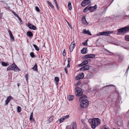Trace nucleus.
<instances>
[{"label": "nucleus", "instance_id": "nucleus-1", "mask_svg": "<svg viewBox=\"0 0 129 129\" xmlns=\"http://www.w3.org/2000/svg\"><path fill=\"white\" fill-rule=\"evenodd\" d=\"M89 121L91 123V127L93 129H95L96 127L98 126L101 123V121L98 118L89 119Z\"/></svg>", "mask_w": 129, "mask_h": 129}, {"label": "nucleus", "instance_id": "nucleus-2", "mask_svg": "<svg viewBox=\"0 0 129 129\" xmlns=\"http://www.w3.org/2000/svg\"><path fill=\"white\" fill-rule=\"evenodd\" d=\"M75 94L76 96H80L83 94L82 89L78 87H75Z\"/></svg>", "mask_w": 129, "mask_h": 129}, {"label": "nucleus", "instance_id": "nucleus-3", "mask_svg": "<svg viewBox=\"0 0 129 129\" xmlns=\"http://www.w3.org/2000/svg\"><path fill=\"white\" fill-rule=\"evenodd\" d=\"M19 68L14 63L12 64L9 66L7 68V71L19 69Z\"/></svg>", "mask_w": 129, "mask_h": 129}, {"label": "nucleus", "instance_id": "nucleus-4", "mask_svg": "<svg viewBox=\"0 0 129 129\" xmlns=\"http://www.w3.org/2000/svg\"><path fill=\"white\" fill-rule=\"evenodd\" d=\"M89 103V101L88 100H86L84 101L81 102L80 105L81 107L85 108L86 107Z\"/></svg>", "mask_w": 129, "mask_h": 129}, {"label": "nucleus", "instance_id": "nucleus-5", "mask_svg": "<svg viewBox=\"0 0 129 129\" xmlns=\"http://www.w3.org/2000/svg\"><path fill=\"white\" fill-rule=\"evenodd\" d=\"M117 31L118 32L117 34L118 35L123 34L126 33L124 27L118 29Z\"/></svg>", "mask_w": 129, "mask_h": 129}, {"label": "nucleus", "instance_id": "nucleus-6", "mask_svg": "<svg viewBox=\"0 0 129 129\" xmlns=\"http://www.w3.org/2000/svg\"><path fill=\"white\" fill-rule=\"evenodd\" d=\"M90 0H85L82 2L81 4V5L82 7H85L88 4L90 3Z\"/></svg>", "mask_w": 129, "mask_h": 129}, {"label": "nucleus", "instance_id": "nucleus-7", "mask_svg": "<svg viewBox=\"0 0 129 129\" xmlns=\"http://www.w3.org/2000/svg\"><path fill=\"white\" fill-rule=\"evenodd\" d=\"M110 31H109L108 32H102L99 33L97 34L98 36L100 35H105L109 36L110 34Z\"/></svg>", "mask_w": 129, "mask_h": 129}, {"label": "nucleus", "instance_id": "nucleus-8", "mask_svg": "<svg viewBox=\"0 0 129 129\" xmlns=\"http://www.w3.org/2000/svg\"><path fill=\"white\" fill-rule=\"evenodd\" d=\"M13 99V98L11 96L7 97V100L5 101V105L6 106L8 104V103L10 101V100Z\"/></svg>", "mask_w": 129, "mask_h": 129}, {"label": "nucleus", "instance_id": "nucleus-9", "mask_svg": "<svg viewBox=\"0 0 129 129\" xmlns=\"http://www.w3.org/2000/svg\"><path fill=\"white\" fill-rule=\"evenodd\" d=\"M84 77V74L83 73H81L76 77V79L77 80H79L83 78Z\"/></svg>", "mask_w": 129, "mask_h": 129}, {"label": "nucleus", "instance_id": "nucleus-10", "mask_svg": "<svg viewBox=\"0 0 129 129\" xmlns=\"http://www.w3.org/2000/svg\"><path fill=\"white\" fill-rule=\"evenodd\" d=\"M28 26L30 29L33 30H35L36 29V27L34 25L31 24L29 23H28Z\"/></svg>", "mask_w": 129, "mask_h": 129}, {"label": "nucleus", "instance_id": "nucleus-11", "mask_svg": "<svg viewBox=\"0 0 129 129\" xmlns=\"http://www.w3.org/2000/svg\"><path fill=\"white\" fill-rule=\"evenodd\" d=\"M87 98V96L85 95H82L81 96L80 98L79 101L81 102L84 101L85 100H87L85 99Z\"/></svg>", "mask_w": 129, "mask_h": 129}, {"label": "nucleus", "instance_id": "nucleus-12", "mask_svg": "<svg viewBox=\"0 0 129 129\" xmlns=\"http://www.w3.org/2000/svg\"><path fill=\"white\" fill-rule=\"evenodd\" d=\"M90 66L89 65H86L81 68L80 69V70H88L89 69Z\"/></svg>", "mask_w": 129, "mask_h": 129}, {"label": "nucleus", "instance_id": "nucleus-13", "mask_svg": "<svg viewBox=\"0 0 129 129\" xmlns=\"http://www.w3.org/2000/svg\"><path fill=\"white\" fill-rule=\"evenodd\" d=\"M97 6L95 4L94 6H91L89 7V10L91 12L93 11V10L97 9Z\"/></svg>", "mask_w": 129, "mask_h": 129}, {"label": "nucleus", "instance_id": "nucleus-14", "mask_svg": "<svg viewBox=\"0 0 129 129\" xmlns=\"http://www.w3.org/2000/svg\"><path fill=\"white\" fill-rule=\"evenodd\" d=\"M75 46V43L74 42H72L71 44L70 45L69 49H70V51L71 52L73 51V49Z\"/></svg>", "mask_w": 129, "mask_h": 129}, {"label": "nucleus", "instance_id": "nucleus-15", "mask_svg": "<svg viewBox=\"0 0 129 129\" xmlns=\"http://www.w3.org/2000/svg\"><path fill=\"white\" fill-rule=\"evenodd\" d=\"M82 23L84 24L87 25L88 24V23L86 21L85 16H83V18H82Z\"/></svg>", "mask_w": 129, "mask_h": 129}, {"label": "nucleus", "instance_id": "nucleus-16", "mask_svg": "<svg viewBox=\"0 0 129 129\" xmlns=\"http://www.w3.org/2000/svg\"><path fill=\"white\" fill-rule=\"evenodd\" d=\"M8 32L10 37L12 41H15L14 38L12 35L11 31L10 30L8 31Z\"/></svg>", "mask_w": 129, "mask_h": 129}, {"label": "nucleus", "instance_id": "nucleus-17", "mask_svg": "<svg viewBox=\"0 0 129 129\" xmlns=\"http://www.w3.org/2000/svg\"><path fill=\"white\" fill-rule=\"evenodd\" d=\"M87 48H83L81 50V53L83 54H85L87 53Z\"/></svg>", "mask_w": 129, "mask_h": 129}, {"label": "nucleus", "instance_id": "nucleus-18", "mask_svg": "<svg viewBox=\"0 0 129 129\" xmlns=\"http://www.w3.org/2000/svg\"><path fill=\"white\" fill-rule=\"evenodd\" d=\"M83 33L85 34H87L88 35H91V34L89 30H86V29H84L83 30Z\"/></svg>", "mask_w": 129, "mask_h": 129}, {"label": "nucleus", "instance_id": "nucleus-19", "mask_svg": "<svg viewBox=\"0 0 129 129\" xmlns=\"http://www.w3.org/2000/svg\"><path fill=\"white\" fill-rule=\"evenodd\" d=\"M32 69L34 71H38L37 65V64H35L34 66L32 68Z\"/></svg>", "mask_w": 129, "mask_h": 129}, {"label": "nucleus", "instance_id": "nucleus-20", "mask_svg": "<svg viewBox=\"0 0 129 129\" xmlns=\"http://www.w3.org/2000/svg\"><path fill=\"white\" fill-rule=\"evenodd\" d=\"M27 35L29 37H31L33 36V34L31 31H28L27 32Z\"/></svg>", "mask_w": 129, "mask_h": 129}, {"label": "nucleus", "instance_id": "nucleus-21", "mask_svg": "<svg viewBox=\"0 0 129 129\" xmlns=\"http://www.w3.org/2000/svg\"><path fill=\"white\" fill-rule=\"evenodd\" d=\"M3 66L6 67L9 65V63L2 61L1 62Z\"/></svg>", "mask_w": 129, "mask_h": 129}, {"label": "nucleus", "instance_id": "nucleus-22", "mask_svg": "<svg viewBox=\"0 0 129 129\" xmlns=\"http://www.w3.org/2000/svg\"><path fill=\"white\" fill-rule=\"evenodd\" d=\"M68 100L69 101H72L74 99V96L73 95H71L69 96L68 97Z\"/></svg>", "mask_w": 129, "mask_h": 129}, {"label": "nucleus", "instance_id": "nucleus-23", "mask_svg": "<svg viewBox=\"0 0 129 129\" xmlns=\"http://www.w3.org/2000/svg\"><path fill=\"white\" fill-rule=\"evenodd\" d=\"M88 10H89V7L87 6L84 9L83 11L84 13H85Z\"/></svg>", "mask_w": 129, "mask_h": 129}, {"label": "nucleus", "instance_id": "nucleus-24", "mask_svg": "<svg viewBox=\"0 0 129 129\" xmlns=\"http://www.w3.org/2000/svg\"><path fill=\"white\" fill-rule=\"evenodd\" d=\"M124 27L126 33V32L129 31V25Z\"/></svg>", "mask_w": 129, "mask_h": 129}, {"label": "nucleus", "instance_id": "nucleus-25", "mask_svg": "<svg viewBox=\"0 0 129 129\" xmlns=\"http://www.w3.org/2000/svg\"><path fill=\"white\" fill-rule=\"evenodd\" d=\"M105 50L107 51V54L108 55H111L112 54V55L114 54L113 53L111 52H110L106 49H105Z\"/></svg>", "mask_w": 129, "mask_h": 129}, {"label": "nucleus", "instance_id": "nucleus-26", "mask_svg": "<svg viewBox=\"0 0 129 129\" xmlns=\"http://www.w3.org/2000/svg\"><path fill=\"white\" fill-rule=\"evenodd\" d=\"M68 9L69 10H70L72 9V8L71 7V3L70 2H69L68 3Z\"/></svg>", "mask_w": 129, "mask_h": 129}, {"label": "nucleus", "instance_id": "nucleus-27", "mask_svg": "<svg viewBox=\"0 0 129 129\" xmlns=\"http://www.w3.org/2000/svg\"><path fill=\"white\" fill-rule=\"evenodd\" d=\"M55 80L56 82V84L58 83V82L59 80V78L58 77H56L55 78Z\"/></svg>", "mask_w": 129, "mask_h": 129}, {"label": "nucleus", "instance_id": "nucleus-28", "mask_svg": "<svg viewBox=\"0 0 129 129\" xmlns=\"http://www.w3.org/2000/svg\"><path fill=\"white\" fill-rule=\"evenodd\" d=\"M124 38L126 41H129V36L127 35L125 36Z\"/></svg>", "mask_w": 129, "mask_h": 129}, {"label": "nucleus", "instance_id": "nucleus-29", "mask_svg": "<svg viewBox=\"0 0 129 129\" xmlns=\"http://www.w3.org/2000/svg\"><path fill=\"white\" fill-rule=\"evenodd\" d=\"M33 46L36 50L38 51L39 50V49L36 45L34 44Z\"/></svg>", "mask_w": 129, "mask_h": 129}, {"label": "nucleus", "instance_id": "nucleus-30", "mask_svg": "<svg viewBox=\"0 0 129 129\" xmlns=\"http://www.w3.org/2000/svg\"><path fill=\"white\" fill-rule=\"evenodd\" d=\"M30 56L32 58H34L35 57V56L33 52H31L30 53Z\"/></svg>", "mask_w": 129, "mask_h": 129}, {"label": "nucleus", "instance_id": "nucleus-31", "mask_svg": "<svg viewBox=\"0 0 129 129\" xmlns=\"http://www.w3.org/2000/svg\"><path fill=\"white\" fill-rule=\"evenodd\" d=\"M89 58H94L95 56L94 54H89Z\"/></svg>", "mask_w": 129, "mask_h": 129}, {"label": "nucleus", "instance_id": "nucleus-32", "mask_svg": "<svg viewBox=\"0 0 129 129\" xmlns=\"http://www.w3.org/2000/svg\"><path fill=\"white\" fill-rule=\"evenodd\" d=\"M47 3L50 6L51 8H54V6L52 5L50 2L48 1H47Z\"/></svg>", "mask_w": 129, "mask_h": 129}, {"label": "nucleus", "instance_id": "nucleus-33", "mask_svg": "<svg viewBox=\"0 0 129 129\" xmlns=\"http://www.w3.org/2000/svg\"><path fill=\"white\" fill-rule=\"evenodd\" d=\"M17 110L18 112H20L21 111V109L20 107L19 106H18L17 107Z\"/></svg>", "mask_w": 129, "mask_h": 129}, {"label": "nucleus", "instance_id": "nucleus-34", "mask_svg": "<svg viewBox=\"0 0 129 129\" xmlns=\"http://www.w3.org/2000/svg\"><path fill=\"white\" fill-rule=\"evenodd\" d=\"M87 41L88 40H87L86 41L84 42H83L82 43V44L84 46H87Z\"/></svg>", "mask_w": 129, "mask_h": 129}, {"label": "nucleus", "instance_id": "nucleus-35", "mask_svg": "<svg viewBox=\"0 0 129 129\" xmlns=\"http://www.w3.org/2000/svg\"><path fill=\"white\" fill-rule=\"evenodd\" d=\"M35 9L38 12H39L40 10L39 8L37 6H36L35 7Z\"/></svg>", "mask_w": 129, "mask_h": 129}, {"label": "nucleus", "instance_id": "nucleus-36", "mask_svg": "<svg viewBox=\"0 0 129 129\" xmlns=\"http://www.w3.org/2000/svg\"><path fill=\"white\" fill-rule=\"evenodd\" d=\"M64 120V119L63 118V117L60 119L59 120V121L60 123H61L63 122Z\"/></svg>", "mask_w": 129, "mask_h": 129}, {"label": "nucleus", "instance_id": "nucleus-37", "mask_svg": "<svg viewBox=\"0 0 129 129\" xmlns=\"http://www.w3.org/2000/svg\"><path fill=\"white\" fill-rule=\"evenodd\" d=\"M69 117V115H67L63 117V118L64 119V120H65L66 119H68Z\"/></svg>", "mask_w": 129, "mask_h": 129}, {"label": "nucleus", "instance_id": "nucleus-38", "mask_svg": "<svg viewBox=\"0 0 129 129\" xmlns=\"http://www.w3.org/2000/svg\"><path fill=\"white\" fill-rule=\"evenodd\" d=\"M29 119L30 121L33 120V121H35L34 119L33 118V116H30Z\"/></svg>", "mask_w": 129, "mask_h": 129}, {"label": "nucleus", "instance_id": "nucleus-39", "mask_svg": "<svg viewBox=\"0 0 129 129\" xmlns=\"http://www.w3.org/2000/svg\"><path fill=\"white\" fill-rule=\"evenodd\" d=\"M83 62V63L84 64H83L84 65L87 64L88 63V62L87 60L84 61Z\"/></svg>", "mask_w": 129, "mask_h": 129}, {"label": "nucleus", "instance_id": "nucleus-40", "mask_svg": "<svg viewBox=\"0 0 129 129\" xmlns=\"http://www.w3.org/2000/svg\"><path fill=\"white\" fill-rule=\"evenodd\" d=\"M53 117L52 116L50 117L49 119V120L50 121H51L53 120Z\"/></svg>", "mask_w": 129, "mask_h": 129}, {"label": "nucleus", "instance_id": "nucleus-41", "mask_svg": "<svg viewBox=\"0 0 129 129\" xmlns=\"http://www.w3.org/2000/svg\"><path fill=\"white\" fill-rule=\"evenodd\" d=\"M84 64L83 63V62H82L80 64H79L78 65V66L79 67H81L82 66L84 65V64Z\"/></svg>", "mask_w": 129, "mask_h": 129}, {"label": "nucleus", "instance_id": "nucleus-42", "mask_svg": "<svg viewBox=\"0 0 129 129\" xmlns=\"http://www.w3.org/2000/svg\"><path fill=\"white\" fill-rule=\"evenodd\" d=\"M71 59L70 58H68V63H70V62Z\"/></svg>", "mask_w": 129, "mask_h": 129}, {"label": "nucleus", "instance_id": "nucleus-43", "mask_svg": "<svg viewBox=\"0 0 129 129\" xmlns=\"http://www.w3.org/2000/svg\"><path fill=\"white\" fill-rule=\"evenodd\" d=\"M68 24V25H69V27L71 28V29H72V26L71 25H70V24L69 23V22H68V21H67Z\"/></svg>", "mask_w": 129, "mask_h": 129}, {"label": "nucleus", "instance_id": "nucleus-44", "mask_svg": "<svg viewBox=\"0 0 129 129\" xmlns=\"http://www.w3.org/2000/svg\"><path fill=\"white\" fill-rule=\"evenodd\" d=\"M85 58H89V54H87L85 55L84 57Z\"/></svg>", "mask_w": 129, "mask_h": 129}, {"label": "nucleus", "instance_id": "nucleus-45", "mask_svg": "<svg viewBox=\"0 0 129 129\" xmlns=\"http://www.w3.org/2000/svg\"><path fill=\"white\" fill-rule=\"evenodd\" d=\"M18 18L19 20V21L20 22L22 23V21L21 19L18 16Z\"/></svg>", "mask_w": 129, "mask_h": 129}, {"label": "nucleus", "instance_id": "nucleus-46", "mask_svg": "<svg viewBox=\"0 0 129 129\" xmlns=\"http://www.w3.org/2000/svg\"><path fill=\"white\" fill-rule=\"evenodd\" d=\"M63 56H64L66 55V53L65 52V50L64 49L63 52Z\"/></svg>", "mask_w": 129, "mask_h": 129}, {"label": "nucleus", "instance_id": "nucleus-47", "mask_svg": "<svg viewBox=\"0 0 129 129\" xmlns=\"http://www.w3.org/2000/svg\"><path fill=\"white\" fill-rule=\"evenodd\" d=\"M28 75L27 74H26L25 76V78H26V80H28Z\"/></svg>", "mask_w": 129, "mask_h": 129}, {"label": "nucleus", "instance_id": "nucleus-48", "mask_svg": "<svg viewBox=\"0 0 129 129\" xmlns=\"http://www.w3.org/2000/svg\"><path fill=\"white\" fill-rule=\"evenodd\" d=\"M81 83V82L80 81H79L77 83L76 85L77 86L79 85Z\"/></svg>", "mask_w": 129, "mask_h": 129}, {"label": "nucleus", "instance_id": "nucleus-49", "mask_svg": "<svg viewBox=\"0 0 129 129\" xmlns=\"http://www.w3.org/2000/svg\"><path fill=\"white\" fill-rule=\"evenodd\" d=\"M104 129H110V128L107 126H105L104 127Z\"/></svg>", "mask_w": 129, "mask_h": 129}, {"label": "nucleus", "instance_id": "nucleus-50", "mask_svg": "<svg viewBox=\"0 0 129 129\" xmlns=\"http://www.w3.org/2000/svg\"><path fill=\"white\" fill-rule=\"evenodd\" d=\"M3 18L2 14L1 13L0 14V19H2Z\"/></svg>", "mask_w": 129, "mask_h": 129}, {"label": "nucleus", "instance_id": "nucleus-51", "mask_svg": "<svg viewBox=\"0 0 129 129\" xmlns=\"http://www.w3.org/2000/svg\"><path fill=\"white\" fill-rule=\"evenodd\" d=\"M64 71H65L66 73V74H67L68 72L67 71V69L66 68H65V69H64Z\"/></svg>", "mask_w": 129, "mask_h": 129}, {"label": "nucleus", "instance_id": "nucleus-52", "mask_svg": "<svg viewBox=\"0 0 129 129\" xmlns=\"http://www.w3.org/2000/svg\"><path fill=\"white\" fill-rule=\"evenodd\" d=\"M55 5H56V7L57 8L58 10H59V9H58V5L57 4H55Z\"/></svg>", "mask_w": 129, "mask_h": 129}, {"label": "nucleus", "instance_id": "nucleus-53", "mask_svg": "<svg viewBox=\"0 0 129 129\" xmlns=\"http://www.w3.org/2000/svg\"><path fill=\"white\" fill-rule=\"evenodd\" d=\"M83 129H89L86 126H84L83 127Z\"/></svg>", "mask_w": 129, "mask_h": 129}, {"label": "nucleus", "instance_id": "nucleus-54", "mask_svg": "<svg viewBox=\"0 0 129 129\" xmlns=\"http://www.w3.org/2000/svg\"><path fill=\"white\" fill-rule=\"evenodd\" d=\"M127 127L129 128V121H128L127 123Z\"/></svg>", "mask_w": 129, "mask_h": 129}, {"label": "nucleus", "instance_id": "nucleus-55", "mask_svg": "<svg viewBox=\"0 0 129 129\" xmlns=\"http://www.w3.org/2000/svg\"><path fill=\"white\" fill-rule=\"evenodd\" d=\"M69 63H68V64L67 66V67L68 68H69L70 67V65H69Z\"/></svg>", "mask_w": 129, "mask_h": 129}, {"label": "nucleus", "instance_id": "nucleus-56", "mask_svg": "<svg viewBox=\"0 0 129 129\" xmlns=\"http://www.w3.org/2000/svg\"><path fill=\"white\" fill-rule=\"evenodd\" d=\"M114 86L113 85H110L106 86H105V87H107V86Z\"/></svg>", "mask_w": 129, "mask_h": 129}, {"label": "nucleus", "instance_id": "nucleus-57", "mask_svg": "<svg viewBox=\"0 0 129 129\" xmlns=\"http://www.w3.org/2000/svg\"><path fill=\"white\" fill-rule=\"evenodd\" d=\"M54 2L55 3V4H57V2L56 1V0H54Z\"/></svg>", "mask_w": 129, "mask_h": 129}, {"label": "nucleus", "instance_id": "nucleus-58", "mask_svg": "<svg viewBox=\"0 0 129 129\" xmlns=\"http://www.w3.org/2000/svg\"><path fill=\"white\" fill-rule=\"evenodd\" d=\"M33 112H32V113H31V115H30V116H33Z\"/></svg>", "mask_w": 129, "mask_h": 129}, {"label": "nucleus", "instance_id": "nucleus-59", "mask_svg": "<svg viewBox=\"0 0 129 129\" xmlns=\"http://www.w3.org/2000/svg\"><path fill=\"white\" fill-rule=\"evenodd\" d=\"M113 32V31H110V33H112Z\"/></svg>", "mask_w": 129, "mask_h": 129}, {"label": "nucleus", "instance_id": "nucleus-60", "mask_svg": "<svg viewBox=\"0 0 129 129\" xmlns=\"http://www.w3.org/2000/svg\"><path fill=\"white\" fill-rule=\"evenodd\" d=\"M129 68V66L128 67V69H127V70H128Z\"/></svg>", "mask_w": 129, "mask_h": 129}, {"label": "nucleus", "instance_id": "nucleus-61", "mask_svg": "<svg viewBox=\"0 0 129 129\" xmlns=\"http://www.w3.org/2000/svg\"><path fill=\"white\" fill-rule=\"evenodd\" d=\"M18 85V86H19V84H18V85Z\"/></svg>", "mask_w": 129, "mask_h": 129}, {"label": "nucleus", "instance_id": "nucleus-62", "mask_svg": "<svg viewBox=\"0 0 129 129\" xmlns=\"http://www.w3.org/2000/svg\"><path fill=\"white\" fill-rule=\"evenodd\" d=\"M127 16H129V15H128Z\"/></svg>", "mask_w": 129, "mask_h": 129}, {"label": "nucleus", "instance_id": "nucleus-63", "mask_svg": "<svg viewBox=\"0 0 129 129\" xmlns=\"http://www.w3.org/2000/svg\"><path fill=\"white\" fill-rule=\"evenodd\" d=\"M54 1V0H53Z\"/></svg>", "mask_w": 129, "mask_h": 129}]
</instances>
